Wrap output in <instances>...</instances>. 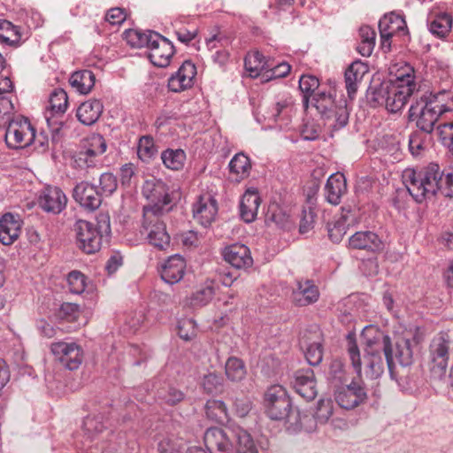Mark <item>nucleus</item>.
<instances>
[{"mask_svg": "<svg viewBox=\"0 0 453 453\" xmlns=\"http://www.w3.org/2000/svg\"><path fill=\"white\" fill-rule=\"evenodd\" d=\"M193 217L201 226L207 227L215 220L218 213L217 200L210 194L198 197L193 204Z\"/></svg>", "mask_w": 453, "mask_h": 453, "instance_id": "obj_16", "label": "nucleus"}, {"mask_svg": "<svg viewBox=\"0 0 453 453\" xmlns=\"http://www.w3.org/2000/svg\"><path fill=\"white\" fill-rule=\"evenodd\" d=\"M73 196L81 207L88 211L98 209L102 203L101 193L96 186L87 181H81L74 187Z\"/></svg>", "mask_w": 453, "mask_h": 453, "instance_id": "obj_19", "label": "nucleus"}, {"mask_svg": "<svg viewBox=\"0 0 453 453\" xmlns=\"http://www.w3.org/2000/svg\"><path fill=\"white\" fill-rule=\"evenodd\" d=\"M202 386L204 391L209 394L217 393L222 389L223 380L219 375L214 372H210L203 376L202 380Z\"/></svg>", "mask_w": 453, "mask_h": 453, "instance_id": "obj_51", "label": "nucleus"}, {"mask_svg": "<svg viewBox=\"0 0 453 453\" xmlns=\"http://www.w3.org/2000/svg\"><path fill=\"white\" fill-rule=\"evenodd\" d=\"M95 74L92 71L87 69L74 72L69 79L72 88L83 95L91 91L95 86Z\"/></svg>", "mask_w": 453, "mask_h": 453, "instance_id": "obj_36", "label": "nucleus"}, {"mask_svg": "<svg viewBox=\"0 0 453 453\" xmlns=\"http://www.w3.org/2000/svg\"><path fill=\"white\" fill-rule=\"evenodd\" d=\"M448 100L446 91L422 95L409 110L411 120L416 121V126L422 132L431 134L439 118L449 111Z\"/></svg>", "mask_w": 453, "mask_h": 453, "instance_id": "obj_4", "label": "nucleus"}, {"mask_svg": "<svg viewBox=\"0 0 453 453\" xmlns=\"http://www.w3.org/2000/svg\"><path fill=\"white\" fill-rule=\"evenodd\" d=\"M293 386L296 392L306 401L313 400L318 394L314 372L311 368L296 372Z\"/></svg>", "mask_w": 453, "mask_h": 453, "instance_id": "obj_21", "label": "nucleus"}, {"mask_svg": "<svg viewBox=\"0 0 453 453\" xmlns=\"http://www.w3.org/2000/svg\"><path fill=\"white\" fill-rule=\"evenodd\" d=\"M367 72V65L361 61H354L345 71V88L350 99L354 97L357 90V83Z\"/></svg>", "mask_w": 453, "mask_h": 453, "instance_id": "obj_32", "label": "nucleus"}, {"mask_svg": "<svg viewBox=\"0 0 453 453\" xmlns=\"http://www.w3.org/2000/svg\"><path fill=\"white\" fill-rule=\"evenodd\" d=\"M224 259L236 269H248L253 264L250 249L241 243H234L225 248Z\"/></svg>", "mask_w": 453, "mask_h": 453, "instance_id": "obj_22", "label": "nucleus"}, {"mask_svg": "<svg viewBox=\"0 0 453 453\" xmlns=\"http://www.w3.org/2000/svg\"><path fill=\"white\" fill-rule=\"evenodd\" d=\"M365 341V355L361 357L359 349L356 342L355 334L349 333L347 335V350L351 365L357 373L361 375L362 367L366 378L378 379L384 372V361L381 353L384 354L388 372L393 377L395 363L402 366H408L412 363L411 341L399 339L393 349L390 337L383 332L372 326H366L362 333Z\"/></svg>", "mask_w": 453, "mask_h": 453, "instance_id": "obj_1", "label": "nucleus"}, {"mask_svg": "<svg viewBox=\"0 0 453 453\" xmlns=\"http://www.w3.org/2000/svg\"><path fill=\"white\" fill-rule=\"evenodd\" d=\"M214 288L211 284H207L197 289L191 297L193 306L206 305L214 296Z\"/></svg>", "mask_w": 453, "mask_h": 453, "instance_id": "obj_50", "label": "nucleus"}, {"mask_svg": "<svg viewBox=\"0 0 453 453\" xmlns=\"http://www.w3.org/2000/svg\"><path fill=\"white\" fill-rule=\"evenodd\" d=\"M441 193L446 197H453V172L442 178Z\"/></svg>", "mask_w": 453, "mask_h": 453, "instance_id": "obj_64", "label": "nucleus"}, {"mask_svg": "<svg viewBox=\"0 0 453 453\" xmlns=\"http://www.w3.org/2000/svg\"><path fill=\"white\" fill-rule=\"evenodd\" d=\"M196 67L190 60H186L168 79V88L171 91L179 93L190 88L194 85Z\"/></svg>", "mask_w": 453, "mask_h": 453, "instance_id": "obj_17", "label": "nucleus"}, {"mask_svg": "<svg viewBox=\"0 0 453 453\" xmlns=\"http://www.w3.org/2000/svg\"><path fill=\"white\" fill-rule=\"evenodd\" d=\"M67 283L70 292L80 295L87 287V277L79 271H72L67 276Z\"/></svg>", "mask_w": 453, "mask_h": 453, "instance_id": "obj_49", "label": "nucleus"}, {"mask_svg": "<svg viewBox=\"0 0 453 453\" xmlns=\"http://www.w3.org/2000/svg\"><path fill=\"white\" fill-rule=\"evenodd\" d=\"M50 349L54 357L69 370L78 369L82 363V349L74 342H53Z\"/></svg>", "mask_w": 453, "mask_h": 453, "instance_id": "obj_14", "label": "nucleus"}, {"mask_svg": "<svg viewBox=\"0 0 453 453\" xmlns=\"http://www.w3.org/2000/svg\"><path fill=\"white\" fill-rule=\"evenodd\" d=\"M414 69L404 65L398 69L395 79L383 81L378 87L371 88L368 98L373 106L383 105L393 113L401 111L408 98L416 90Z\"/></svg>", "mask_w": 453, "mask_h": 453, "instance_id": "obj_2", "label": "nucleus"}, {"mask_svg": "<svg viewBox=\"0 0 453 453\" xmlns=\"http://www.w3.org/2000/svg\"><path fill=\"white\" fill-rule=\"evenodd\" d=\"M334 397L340 407L351 410L366 401L367 392L362 382L353 380L349 385L339 388Z\"/></svg>", "mask_w": 453, "mask_h": 453, "instance_id": "obj_15", "label": "nucleus"}, {"mask_svg": "<svg viewBox=\"0 0 453 453\" xmlns=\"http://www.w3.org/2000/svg\"><path fill=\"white\" fill-rule=\"evenodd\" d=\"M379 29L380 34H382L383 36H394L397 34H407L405 19L401 15L394 12L386 14L380 19Z\"/></svg>", "mask_w": 453, "mask_h": 453, "instance_id": "obj_29", "label": "nucleus"}, {"mask_svg": "<svg viewBox=\"0 0 453 453\" xmlns=\"http://www.w3.org/2000/svg\"><path fill=\"white\" fill-rule=\"evenodd\" d=\"M78 247L87 254L100 250L103 242L111 234V219L108 212H100L96 223L79 219L74 224Z\"/></svg>", "mask_w": 453, "mask_h": 453, "instance_id": "obj_5", "label": "nucleus"}, {"mask_svg": "<svg viewBox=\"0 0 453 453\" xmlns=\"http://www.w3.org/2000/svg\"><path fill=\"white\" fill-rule=\"evenodd\" d=\"M302 348H305L304 355L307 362L311 365H318L322 361L323 350L322 345L319 342H313L308 343L304 338L301 340Z\"/></svg>", "mask_w": 453, "mask_h": 453, "instance_id": "obj_45", "label": "nucleus"}, {"mask_svg": "<svg viewBox=\"0 0 453 453\" xmlns=\"http://www.w3.org/2000/svg\"><path fill=\"white\" fill-rule=\"evenodd\" d=\"M333 414V403L330 399L319 402L315 417L319 423H326Z\"/></svg>", "mask_w": 453, "mask_h": 453, "instance_id": "obj_53", "label": "nucleus"}, {"mask_svg": "<svg viewBox=\"0 0 453 453\" xmlns=\"http://www.w3.org/2000/svg\"><path fill=\"white\" fill-rule=\"evenodd\" d=\"M351 249L365 250L368 251H378L382 249V242L380 237L372 231L357 232L349 240Z\"/></svg>", "mask_w": 453, "mask_h": 453, "instance_id": "obj_27", "label": "nucleus"}, {"mask_svg": "<svg viewBox=\"0 0 453 453\" xmlns=\"http://www.w3.org/2000/svg\"><path fill=\"white\" fill-rule=\"evenodd\" d=\"M106 421L101 414L88 415L83 421V431L88 438H93L95 434L102 432L105 427Z\"/></svg>", "mask_w": 453, "mask_h": 453, "instance_id": "obj_47", "label": "nucleus"}, {"mask_svg": "<svg viewBox=\"0 0 453 453\" xmlns=\"http://www.w3.org/2000/svg\"><path fill=\"white\" fill-rule=\"evenodd\" d=\"M82 314L83 311L79 305L72 303H65L60 306L58 316L66 322L77 323L78 326H81L88 323V319L82 317Z\"/></svg>", "mask_w": 453, "mask_h": 453, "instance_id": "obj_41", "label": "nucleus"}, {"mask_svg": "<svg viewBox=\"0 0 453 453\" xmlns=\"http://www.w3.org/2000/svg\"><path fill=\"white\" fill-rule=\"evenodd\" d=\"M123 38L132 48L142 47V32L138 29H127L123 33Z\"/></svg>", "mask_w": 453, "mask_h": 453, "instance_id": "obj_60", "label": "nucleus"}, {"mask_svg": "<svg viewBox=\"0 0 453 453\" xmlns=\"http://www.w3.org/2000/svg\"><path fill=\"white\" fill-rule=\"evenodd\" d=\"M49 108L45 112V119L48 126L51 127L50 119L54 114H63L68 105V97L66 92L62 88L55 89L50 96Z\"/></svg>", "mask_w": 453, "mask_h": 453, "instance_id": "obj_34", "label": "nucleus"}, {"mask_svg": "<svg viewBox=\"0 0 453 453\" xmlns=\"http://www.w3.org/2000/svg\"><path fill=\"white\" fill-rule=\"evenodd\" d=\"M226 375L232 381L242 380L246 374L242 361L237 357H229L225 366Z\"/></svg>", "mask_w": 453, "mask_h": 453, "instance_id": "obj_46", "label": "nucleus"}, {"mask_svg": "<svg viewBox=\"0 0 453 453\" xmlns=\"http://www.w3.org/2000/svg\"><path fill=\"white\" fill-rule=\"evenodd\" d=\"M321 128L314 121H306L301 129V136L306 141H314L320 135Z\"/></svg>", "mask_w": 453, "mask_h": 453, "instance_id": "obj_56", "label": "nucleus"}, {"mask_svg": "<svg viewBox=\"0 0 453 453\" xmlns=\"http://www.w3.org/2000/svg\"><path fill=\"white\" fill-rule=\"evenodd\" d=\"M319 292L318 287L309 280H297L296 288L292 293L293 302L298 306H307L318 301Z\"/></svg>", "mask_w": 453, "mask_h": 453, "instance_id": "obj_24", "label": "nucleus"}, {"mask_svg": "<svg viewBox=\"0 0 453 453\" xmlns=\"http://www.w3.org/2000/svg\"><path fill=\"white\" fill-rule=\"evenodd\" d=\"M206 450L189 447L187 453H258L250 434L242 429L208 428L203 435Z\"/></svg>", "mask_w": 453, "mask_h": 453, "instance_id": "obj_3", "label": "nucleus"}, {"mask_svg": "<svg viewBox=\"0 0 453 453\" xmlns=\"http://www.w3.org/2000/svg\"><path fill=\"white\" fill-rule=\"evenodd\" d=\"M452 344L445 333L436 334L431 341L428 352V366L431 376L440 380L444 377Z\"/></svg>", "mask_w": 453, "mask_h": 453, "instance_id": "obj_10", "label": "nucleus"}, {"mask_svg": "<svg viewBox=\"0 0 453 453\" xmlns=\"http://www.w3.org/2000/svg\"><path fill=\"white\" fill-rule=\"evenodd\" d=\"M23 221L17 213L6 212L0 218V242L12 245L22 232Z\"/></svg>", "mask_w": 453, "mask_h": 453, "instance_id": "obj_18", "label": "nucleus"}, {"mask_svg": "<svg viewBox=\"0 0 453 453\" xmlns=\"http://www.w3.org/2000/svg\"><path fill=\"white\" fill-rule=\"evenodd\" d=\"M427 27L431 34L438 38H444L451 30L452 17L446 12H431L427 17Z\"/></svg>", "mask_w": 453, "mask_h": 453, "instance_id": "obj_33", "label": "nucleus"}, {"mask_svg": "<svg viewBox=\"0 0 453 453\" xmlns=\"http://www.w3.org/2000/svg\"><path fill=\"white\" fill-rule=\"evenodd\" d=\"M104 138L93 134L84 142L82 149L74 156V165L81 169L95 168L102 165L101 156L106 151Z\"/></svg>", "mask_w": 453, "mask_h": 453, "instance_id": "obj_11", "label": "nucleus"}, {"mask_svg": "<svg viewBox=\"0 0 453 453\" xmlns=\"http://www.w3.org/2000/svg\"><path fill=\"white\" fill-rule=\"evenodd\" d=\"M264 403L266 415L273 420L284 419L291 407L288 393L280 385H273L266 390Z\"/></svg>", "mask_w": 453, "mask_h": 453, "instance_id": "obj_13", "label": "nucleus"}, {"mask_svg": "<svg viewBox=\"0 0 453 453\" xmlns=\"http://www.w3.org/2000/svg\"><path fill=\"white\" fill-rule=\"evenodd\" d=\"M155 395L162 403L173 406L185 398V393L172 383L164 382L156 388Z\"/></svg>", "mask_w": 453, "mask_h": 453, "instance_id": "obj_35", "label": "nucleus"}, {"mask_svg": "<svg viewBox=\"0 0 453 453\" xmlns=\"http://www.w3.org/2000/svg\"><path fill=\"white\" fill-rule=\"evenodd\" d=\"M290 70L291 66L288 63L282 62L268 70L267 72L270 73V74H268L267 77L269 79L283 78L289 73Z\"/></svg>", "mask_w": 453, "mask_h": 453, "instance_id": "obj_62", "label": "nucleus"}, {"mask_svg": "<svg viewBox=\"0 0 453 453\" xmlns=\"http://www.w3.org/2000/svg\"><path fill=\"white\" fill-rule=\"evenodd\" d=\"M437 132L441 142L447 145L453 155V123L439 125Z\"/></svg>", "mask_w": 453, "mask_h": 453, "instance_id": "obj_54", "label": "nucleus"}, {"mask_svg": "<svg viewBox=\"0 0 453 453\" xmlns=\"http://www.w3.org/2000/svg\"><path fill=\"white\" fill-rule=\"evenodd\" d=\"M295 113L294 101L289 95H283L273 105L269 119L280 122L281 126H287Z\"/></svg>", "mask_w": 453, "mask_h": 453, "instance_id": "obj_28", "label": "nucleus"}, {"mask_svg": "<svg viewBox=\"0 0 453 453\" xmlns=\"http://www.w3.org/2000/svg\"><path fill=\"white\" fill-rule=\"evenodd\" d=\"M101 195L111 196L118 187L116 177L111 173H104L101 174L99 180Z\"/></svg>", "mask_w": 453, "mask_h": 453, "instance_id": "obj_52", "label": "nucleus"}, {"mask_svg": "<svg viewBox=\"0 0 453 453\" xmlns=\"http://www.w3.org/2000/svg\"><path fill=\"white\" fill-rule=\"evenodd\" d=\"M246 71L251 77H257L268 67L265 57L258 51L248 53L244 59Z\"/></svg>", "mask_w": 453, "mask_h": 453, "instance_id": "obj_44", "label": "nucleus"}, {"mask_svg": "<svg viewBox=\"0 0 453 453\" xmlns=\"http://www.w3.org/2000/svg\"><path fill=\"white\" fill-rule=\"evenodd\" d=\"M171 203L168 188L162 180L154 176L143 180V216H162L171 211Z\"/></svg>", "mask_w": 453, "mask_h": 453, "instance_id": "obj_7", "label": "nucleus"}, {"mask_svg": "<svg viewBox=\"0 0 453 453\" xmlns=\"http://www.w3.org/2000/svg\"><path fill=\"white\" fill-rule=\"evenodd\" d=\"M143 41L146 43L147 57L150 63L157 67H167L175 53L172 42L151 30L143 32Z\"/></svg>", "mask_w": 453, "mask_h": 453, "instance_id": "obj_9", "label": "nucleus"}, {"mask_svg": "<svg viewBox=\"0 0 453 453\" xmlns=\"http://www.w3.org/2000/svg\"><path fill=\"white\" fill-rule=\"evenodd\" d=\"M21 42L20 28L6 19H0V42L18 47Z\"/></svg>", "mask_w": 453, "mask_h": 453, "instance_id": "obj_39", "label": "nucleus"}, {"mask_svg": "<svg viewBox=\"0 0 453 453\" xmlns=\"http://www.w3.org/2000/svg\"><path fill=\"white\" fill-rule=\"evenodd\" d=\"M135 167L133 164L128 163L120 168V180L121 184L126 187H130L132 184V178L134 176Z\"/></svg>", "mask_w": 453, "mask_h": 453, "instance_id": "obj_61", "label": "nucleus"}, {"mask_svg": "<svg viewBox=\"0 0 453 453\" xmlns=\"http://www.w3.org/2000/svg\"><path fill=\"white\" fill-rule=\"evenodd\" d=\"M229 178L235 182H241L250 176L251 162L243 152L236 153L228 164Z\"/></svg>", "mask_w": 453, "mask_h": 453, "instance_id": "obj_30", "label": "nucleus"}, {"mask_svg": "<svg viewBox=\"0 0 453 453\" xmlns=\"http://www.w3.org/2000/svg\"><path fill=\"white\" fill-rule=\"evenodd\" d=\"M205 413L208 418L217 423H225L229 420L227 408L224 402L211 399L205 404Z\"/></svg>", "mask_w": 453, "mask_h": 453, "instance_id": "obj_42", "label": "nucleus"}, {"mask_svg": "<svg viewBox=\"0 0 453 453\" xmlns=\"http://www.w3.org/2000/svg\"><path fill=\"white\" fill-rule=\"evenodd\" d=\"M319 81L318 78L313 75H302L299 80V88L303 94V103L305 107H308L310 96L316 93L319 88Z\"/></svg>", "mask_w": 453, "mask_h": 453, "instance_id": "obj_48", "label": "nucleus"}, {"mask_svg": "<svg viewBox=\"0 0 453 453\" xmlns=\"http://www.w3.org/2000/svg\"><path fill=\"white\" fill-rule=\"evenodd\" d=\"M303 412H301L298 409H294L292 407L289 408V411L285 417L288 426V429L292 430L293 432H297L302 430V416Z\"/></svg>", "mask_w": 453, "mask_h": 453, "instance_id": "obj_55", "label": "nucleus"}, {"mask_svg": "<svg viewBox=\"0 0 453 453\" xmlns=\"http://www.w3.org/2000/svg\"><path fill=\"white\" fill-rule=\"evenodd\" d=\"M149 242L159 250H164L169 246L170 236L166 233L165 226L163 222L157 221L148 234Z\"/></svg>", "mask_w": 453, "mask_h": 453, "instance_id": "obj_43", "label": "nucleus"}, {"mask_svg": "<svg viewBox=\"0 0 453 453\" xmlns=\"http://www.w3.org/2000/svg\"><path fill=\"white\" fill-rule=\"evenodd\" d=\"M316 200L315 194L307 195L306 204L303 207L299 224V233L302 234L310 232L314 227Z\"/></svg>", "mask_w": 453, "mask_h": 453, "instance_id": "obj_38", "label": "nucleus"}, {"mask_svg": "<svg viewBox=\"0 0 453 453\" xmlns=\"http://www.w3.org/2000/svg\"><path fill=\"white\" fill-rule=\"evenodd\" d=\"M409 150L412 156L418 157L425 150L423 134L419 132L412 133L409 137Z\"/></svg>", "mask_w": 453, "mask_h": 453, "instance_id": "obj_57", "label": "nucleus"}, {"mask_svg": "<svg viewBox=\"0 0 453 453\" xmlns=\"http://www.w3.org/2000/svg\"><path fill=\"white\" fill-rule=\"evenodd\" d=\"M442 177L443 173L437 164H430L418 172L408 171L404 174L406 188L418 203L441 191Z\"/></svg>", "mask_w": 453, "mask_h": 453, "instance_id": "obj_6", "label": "nucleus"}, {"mask_svg": "<svg viewBox=\"0 0 453 453\" xmlns=\"http://www.w3.org/2000/svg\"><path fill=\"white\" fill-rule=\"evenodd\" d=\"M265 221L273 222L278 227L284 230H290L294 226L289 213L278 203H272L268 206Z\"/></svg>", "mask_w": 453, "mask_h": 453, "instance_id": "obj_37", "label": "nucleus"}, {"mask_svg": "<svg viewBox=\"0 0 453 453\" xmlns=\"http://www.w3.org/2000/svg\"><path fill=\"white\" fill-rule=\"evenodd\" d=\"M103 103L98 99H90L82 103L77 109L78 119L86 126L96 123L103 112Z\"/></svg>", "mask_w": 453, "mask_h": 453, "instance_id": "obj_31", "label": "nucleus"}, {"mask_svg": "<svg viewBox=\"0 0 453 453\" xmlns=\"http://www.w3.org/2000/svg\"><path fill=\"white\" fill-rule=\"evenodd\" d=\"M178 334L180 338L188 341L196 335L195 324L193 320L187 319L180 322Z\"/></svg>", "mask_w": 453, "mask_h": 453, "instance_id": "obj_59", "label": "nucleus"}, {"mask_svg": "<svg viewBox=\"0 0 453 453\" xmlns=\"http://www.w3.org/2000/svg\"><path fill=\"white\" fill-rule=\"evenodd\" d=\"M4 137L9 148L22 149L35 141V130L27 119L18 117L9 122Z\"/></svg>", "mask_w": 453, "mask_h": 453, "instance_id": "obj_12", "label": "nucleus"}, {"mask_svg": "<svg viewBox=\"0 0 453 453\" xmlns=\"http://www.w3.org/2000/svg\"><path fill=\"white\" fill-rule=\"evenodd\" d=\"M261 199L257 190L255 188L247 189L241 199V218L247 223L253 222L257 215Z\"/></svg>", "mask_w": 453, "mask_h": 453, "instance_id": "obj_26", "label": "nucleus"}, {"mask_svg": "<svg viewBox=\"0 0 453 453\" xmlns=\"http://www.w3.org/2000/svg\"><path fill=\"white\" fill-rule=\"evenodd\" d=\"M104 19L111 25H120L126 20L127 13L125 9L114 7L108 10Z\"/></svg>", "mask_w": 453, "mask_h": 453, "instance_id": "obj_58", "label": "nucleus"}, {"mask_svg": "<svg viewBox=\"0 0 453 453\" xmlns=\"http://www.w3.org/2000/svg\"><path fill=\"white\" fill-rule=\"evenodd\" d=\"M251 409L250 402L245 398H236L234 402V410L239 417H245Z\"/></svg>", "mask_w": 453, "mask_h": 453, "instance_id": "obj_63", "label": "nucleus"}, {"mask_svg": "<svg viewBox=\"0 0 453 453\" xmlns=\"http://www.w3.org/2000/svg\"><path fill=\"white\" fill-rule=\"evenodd\" d=\"M335 94L332 91H318L311 98L313 106L317 109L321 118L324 119L329 127L340 129L348 123L349 114L344 104H336Z\"/></svg>", "mask_w": 453, "mask_h": 453, "instance_id": "obj_8", "label": "nucleus"}, {"mask_svg": "<svg viewBox=\"0 0 453 453\" xmlns=\"http://www.w3.org/2000/svg\"><path fill=\"white\" fill-rule=\"evenodd\" d=\"M346 192L347 184L344 175L339 173L331 174L325 186L326 201L333 205H338Z\"/></svg>", "mask_w": 453, "mask_h": 453, "instance_id": "obj_25", "label": "nucleus"}, {"mask_svg": "<svg viewBox=\"0 0 453 453\" xmlns=\"http://www.w3.org/2000/svg\"><path fill=\"white\" fill-rule=\"evenodd\" d=\"M186 158V152L181 149H167L161 153L163 164L166 168L173 171L182 170Z\"/></svg>", "mask_w": 453, "mask_h": 453, "instance_id": "obj_40", "label": "nucleus"}, {"mask_svg": "<svg viewBox=\"0 0 453 453\" xmlns=\"http://www.w3.org/2000/svg\"><path fill=\"white\" fill-rule=\"evenodd\" d=\"M186 262L180 255L170 257L160 271L162 280L168 284L179 282L184 276Z\"/></svg>", "mask_w": 453, "mask_h": 453, "instance_id": "obj_23", "label": "nucleus"}, {"mask_svg": "<svg viewBox=\"0 0 453 453\" xmlns=\"http://www.w3.org/2000/svg\"><path fill=\"white\" fill-rule=\"evenodd\" d=\"M66 203V196L58 187H45L39 196V205L47 212L60 213L65 208Z\"/></svg>", "mask_w": 453, "mask_h": 453, "instance_id": "obj_20", "label": "nucleus"}]
</instances>
